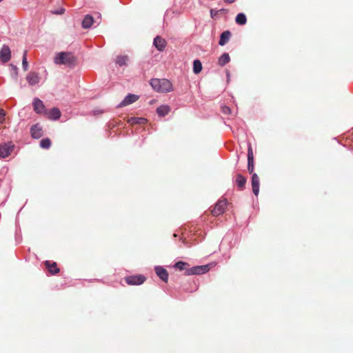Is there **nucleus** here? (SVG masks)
I'll return each mask as SVG.
<instances>
[{
    "mask_svg": "<svg viewBox=\"0 0 353 353\" xmlns=\"http://www.w3.org/2000/svg\"><path fill=\"white\" fill-rule=\"evenodd\" d=\"M150 85L158 92H169L173 90L172 83L166 79H152Z\"/></svg>",
    "mask_w": 353,
    "mask_h": 353,
    "instance_id": "nucleus-1",
    "label": "nucleus"
},
{
    "mask_svg": "<svg viewBox=\"0 0 353 353\" xmlns=\"http://www.w3.org/2000/svg\"><path fill=\"white\" fill-rule=\"evenodd\" d=\"M54 63L56 64H64L72 65L76 63L75 57L70 52H59L54 58Z\"/></svg>",
    "mask_w": 353,
    "mask_h": 353,
    "instance_id": "nucleus-2",
    "label": "nucleus"
},
{
    "mask_svg": "<svg viewBox=\"0 0 353 353\" xmlns=\"http://www.w3.org/2000/svg\"><path fill=\"white\" fill-rule=\"evenodd\" d=\"M228 202L226 199L219 200L214 205L213 210L211 211V214L214 216H219L225 212V209Z\"/></svg>",
    "mask_w": 353,
    "mask_h": 353,
    "instance_id": "nucleus-3",
    "label": "nucleus"
},
{
    "mask_svg": "<svg viewBox=\"0 0 353 353\" xmlns=\"http://www.w3.org/2000/svg\"><path fill=\"white\" fill-rule=\"evenodd\" d=\"M146 280L145 276L141 274L131 275L125 278V282L130 285H138L143 284Z\"/></svg>",
    "mask_w": 353,
    "mask_h": 353,
    "instance_id": "nucleus-4",
    "label": "nucleus"
},
{
    "mask_svg": "<svg viewBox=\"0 0 353 353\" xmlns=\"http://www.w3.org/2000/svg\"><path fill=\"white\" fill-rule=\"evenodd\" d=\"M210 268L208 265L194 266L192 268H190L188 270H187V272H185V274L188 276L199 275L208 272Z\"/></svg>",
    "mask_w": 353,
    "mask_h": 353,
    "instance_id": "nucleus-5",
    "label": "nucleus"
},
{
    "mask_svg": "<svg viewBox=\"0 0 353 353\" xmlns=\"http://www.w3.org/2000/svg\"><path fill=\"white\" fill-rule=\"evenodd\" d=\"M14 145L10 143H4L0 145V158L8 157L13 150Z\"/></svg>",
    "mask_w": 353,
    "mask_h": 353,
    "instance_id": "nucleus-6",
    "label": "nucleus"
},
{
    "mask_svg": "<svg viewBox=\"0 0 353 353\" xmlns=\"http://www.w3.org/2000/svg\"><path fill=\"white\" fill-rule=\"evenodd\" d=\"M11 57V51L8 46L4 45L0 52V59L3 63L8 62Z\"/></svg>",
    "mask_w": 353,
    "mask_h": 353,
    "instance_id": "nucleus-7",
    "label": "nucleus"
},
{
    "mask_svg": "<svg viewBox=\"0 0 353 353\" xmlns=\"http://www.w3.org/2000/svg\"><path fill=\"white\" fill-rule=\"evenodd\" d=\"M33 108L34 110L38 114H45L46 112L43 103L38 98L34 99Z\"/></svg>",
    "mask_w": 353,
    "mask_h": 353,
    "instance_id": "nucleus-8",
    "label": "nucleus"
},
{
    "mask_svg": "<svg viewBox=\"0 0 353 353\" xmlns=\"http://www.w3.org/2000/svg\"><path fill=\"white\" fill-rule=\"evenodd\" d=\"M31 136L34 139H39L43 134V129L39 124H35L30 128Z\"/></svg>",
    "mask_w": 353,
    "mask_h": 353,
    "instance_id": "nucleus-9",
    "label": "nucleus"
},
{
    "mask_svg": "<svg viewBox=\"0 0 353 353\" xmlns=\"http://www.w3.org/2000/svg\"><path fill=\"white\" fill-rule=\"evenodd\" d=\"M259 184H260V181H259V176L256 173L252 174V192L255 196H258V194L259 193Z\"/></svg>",
    "mask_w": 353,
    "mask_h": 353,
    "instance_id": "nucleus-10",
    "label": "nucleus"
},
{
    "mask_svg": "<svg viewBox=\"0 0 353 353\" xmlns=\"http://www.w3.org/2000/svg\"><path fill=\"white\" fill-rule=\"evenodd\" d=\"M154 46L159 51H163L166 47V41L159 36H157L154 39Z\"/></svg>",
    "mask_w": 353,
    "mask_h": 353,
    "instance_id": "nucleus-11",
    "label": "nucleus"
},
{
    "mask_svg": "<svg viewBox=\"0 0 353 353\" xmlns=\"http://www.w3.org/2000/svg\"><path fill=\"white\" fill-rule=\"evenodd\" d=\"M26 80L30 85H34L39 83L40 78L38 73L30 72L27 74Z\"/></svg>",
    "mask_w": 353,
    "mask_h": 353,
    "instance_id": "nucleus-12",
    "label": "nucleus"
},
{
    "mask_svg": "<svg viewBox=\"0 0 353 353\" xmlns=\"http://www.w3.org/2000/svg\"><path fill=\"white\" fill-rule=\"evenodd\" d=\"M155 272L157 276L164 282L167 283L168 280V271L162 268V267H156Z\"/></svg>",
    "mask_w": 353,
    "mask_h": 353,
    "instance_id": "nucleus-13",
    "label": "nucleus"
},
{
    "mask_svg": "<svg viewBox=\"0 0 353 353\" xmlns=\"http://www.w3.org/2000/svg\"><path fill=\"white\" fill-rule=\"evenodd\" d=\"M138 99H139V97L137 95L129 94L121 101V103L119 104V106L123 107V106H125L129 104H131V103L135 102L137 100H138Z\"/></svg>",
    "mask_w": 353,
    "mask_h": 353,
    "instance_id": "nucleus-14",
    "label": "nucleus"
},
{
    "mask_svg": "<svg viewBox=\"0 0 353 353\" xmlns=\"http://www.w3.org/2000/svg\"><path fill=\"white\" fill-rule=\"evenodd\" d=\"M45 114L48 115V118L50 119L57 120L61 117V111L57 108H53L48 112L46 110Z\"/></svg>",
    "mask_w": 353,
    "mask_h": 353,
    "instance_id": "nucleus-15",
    "label": "nucleus"
},
{
    "mask_svg": "<svg viewBox=\"0 0 353 353\" xmlns=\"http://www.w3.org/2000/svg\"><path fill=\"white\" fill-rule=\"evenodd\" d=\"M231 36H232V34L229 30L224 31L223 32L221 33V34L220 36L219 44L220 46L225 45L229 41Z\"/></svg>",
    "mask_w": 353,
    "mask_h": 353,
    "instance_id": "nucleus-16",
    "label": "nucleus"
},
{
    "mask_svg": "<svg viewBox=\"0 0 353 353\" xmlns=\"http://www.w3.org/2000/svg\"><path fill=\"white\" fill-rule=\"evenodd\" d=\"M46 268L52 274H57L59 272V268H57V264L55 262L46 261L45 262Z\"/></svg>",
    "mask_w": 353,
    "mask_h": 353,
    "instance_id": "nucleus-17",
    "label": "nucleus"
},
{
    "mask_svg": "<svg viewBox=\"0 0 353 353\" xmlns=\"http://www.w3.org/2000/svg\"><path fill=\"white\" fill-rule=\"evenodd\" d=\"M247 179L242 174H238L236 175V183L240 190H243L246 184Z\"/></svg>",
    "mask_w": 353,
    "mask_h": 353,
    "instance_id": "nucleus-18",
    "label": "nucleus"
},
{
    "mask_svg": "<svg viewBox=\"0 0 353 353\" xmlns=\"http://www.w3.org/2000/svg\"><path fill=\"white\" fill-rule=\"evenodd\" d=\"M170 112V106L167 105H162L157 109V112L159 116L164 117Z\"/></svg>",
    "mask_w": 353,
    "mask_h": 353,
    "instance_id": "nucleus-19",
    "label": "nucleus"
},
{
    "mask_svg": "<svg viewBox=\"0 0 353 353\" xmlns=\"http://www.w3.org/2000/svg\"><path fill=\"white\" fill-rule=\"evenodd\" d=\"M93 22V17L91 15L87 14L82 21V26L83 28H89L92 26Z\"/></svg>",
    "mask_w": 353,
    "mask_h": 353,
    "instance_id": "nucleus-20",
    "label": "nucleus"
},
{
    "mask_svg": "<svg viewBox=\"0 0 353 353\" xmlns=\"http://www.w3.org/2000/svg\"><path fill=\"white\" fill-rule=\"evenodd\" d=\"M129 61V58L127 55H119L115 59V62L119 66H123L127 65L128 61Z\"/></svg>",
    "mask_w": 353,
    "mask_h": 353,
    "instance_id": "nucleus-21",
    "label": "nucleus"
},
{
    "mask_svg": "<svg viewBox=\"0 0 353 353\" xmlns=\"http://www.w3.org/2000/svg\"><path fill=\"white\" fill-rule=\"evenodd\" d=\"M230 57L228 53H223L218 60V64L221 66H224L225 64L229 63Z\"/></svg>",
    "mask_w": 353,
    "mask_h": 353,
    "instance_id": "nucleus-22",
    "label": "nucleus"
},
{
    "mask_svg": "<svg viewBox=\"0 0 353 353\" xmlns=\"http://www.w3.org/2000/svg\"><path fill=\"white\" fill-rule=\"evenodd\" d=\"M147 121V119L142 117H131L128 119V123L131 125L134 124H144Z\"/></svg>",
    "mask_w": 353,
    "mask_h": 353,
    "instance_id": "nucleus-23",
    "label": "nucleus"
},
{
    "mask_svg": "<svg viewBox=\"0 0 353 353\" xmlns=\"http://www.w3.org/2000/svg\"><path fill=\"white\" fill-rule=\"evenodd\" d=\"M174 268L179 270H185L187 272V270L190 268V265L183 261H178L174 264Z\"/></svg>",
    "mask_w": 353,
    "mask_h": 353,
    "instance_id": "nucleus-24",
    "label": "nucleus"
},
{
    "mask_svg": "<svg viewBox=\"0 0 353 353\" xmlns=\"http://www.w3.org/2000/svg\"><path fill=\"white\" fill-rule=\"evenodd\" d=\"M235 21L239 25H245L247 22L246 16L243 13H239L236 15Z\"/></svg>",
    "mask_w": 353,
    "mask_h": 353,
    "instance_id": "nucleus-25",
    "label": "nucleus"
},
{
    "mask_svg": "<svg viewBox=\"0 0 353 353\" xmlns=\"http://www.w3.org/2000/svg\"><path fill=\"white\" fill-rule=\"evenodd\" d=\"M201 70H202L201 62L198 59L194 60L193 62V72L195 74H199L201 72Z\"/></svg>",
    "mask_w": 353,
    "mask_h": 353,
    "instance_id": "nucleus-26",
    "label": "nucleus"
},
{
    "mask_svg": "<svg viewBox=\"0 0 353 353\" xmlns=\"http://www.w3.org/2000/svg\"><path fill=\"white\" fill-rule=\"evenodd\" d=\"M228 12V10L227 9H220L218 10H210V14L212 18H215L218 14H227Z\"/></svg>",
    "mask_w": 353,
    "mask_h": 353,
    "instance_id": "nucleus-27",
    "label": "nucleus"
},
{
    "mask_svg": "<svg viewBox=\"0 0 353 353\" xmlns=\"http://www.w3.org/2000/svg\"><path fill=\"white\" fill-rule=\"evenodd\" d=\"M51 145V141L48 138L42 139L40 141V146L44 149H48Z\"/></svg>",
    "mask_w": 353,
    "mask_h": 353,
    "instance_id": "nucleus-28",
    "label": "nucleus"
},
{
    "mask_svg": "<svg viewBox=\"0 0 353 353\" xmlns=\"http://www.w3.org/2000/svg\"><path fill=\"white\" fill-rule=\"evenodd\" d=\"M22 66L25 71L28 70V63L27 61V51H24L22 59Z\"/></svg>",
    "mask_w": 353,
    "mask_h": 353,
    "instance_id": "nucleus-29",
    "label": "nucleus"
},
{
    "mask_svg": "<svg viewBox=\"0 0 353 353\" xmlns=\"http://www.w3.org/2000/svg\"><path fill=\"white\" fill-rule=\"evenodd\" d=\"M254 160L248 161V170L250 174H254Z\"/></svg>",
    "mask_w": 353,
    "mask_h": 353,
    "instance_id": "nucleus-30",
    "label": "nucleus"
},
{
    "mask_svg": "<svg viewBox=\"0 0 353 353\" xmlns=\"http://www.w3.org/2000/svg\"><path fill=\"white\" fill-rule=\"evenodd\" d=\"M250 160H254V155H253V152H252V149L251 146H250L248 148V161H250Z\"/></svg>",
    "mask_w": 353,
    "mask_h": 353,
    "instance_id": "nucleus-31",
    "label": "nucleus"
},
{
    "mask_svg": "<svg viewBox=\"0 0 353 353\" xmlns=\"http://www.w3.org/2000/svg\"><path fill=\"white\" fill-rule=\"evenodd\" d=\"M221 111L225 114H230L231 113L230 108L226 105L222 106Z\"/></svg>",
    "mask_w": 353,
    "mask_h": 353,
    "instance_id": "nucleus-32",
    "label": "nucleus"
},
{
    "mask_svg": "<svg viewBox=\"0 0 353 353\" xmlns=\"http://www.w3.org/2000/svg\"><path fill=\"white\" fill-rule=\"evenodd\" d=\"M6 112L3 109H0V123L5 121Z\"/></svg>",
    "mask_w": 353,
    "mask_h": 353,
    "instance_id": "nucleus-33",
    "label": "nucleus"
},
{
    "mask_svg": "<svg viewBox=\"0 0 353 353\" xmlns=\"http://www.w3.org/2000/svg\"><path fill=\"white\" fill-rule=\"evenodd\" d=\"M65 12V9L64 8H61L59 10H57V11H55L54 12V14H63Z\"/></svg>",
    "mask_w": 353,
    "mask_h": 353,
    "instance_id": "nucleus-34",
    "label": "nucleus"
},
{
    "mask_svg": "<svg viewBox=\"0 0 353 353\" xmlns=\"http://www.w3.org/2000/svg\"><path fill=\"white\" fill-rule=\"evenodd\" d=\"M10 66L12 67V70L14 71L15 74H17V70H18L17 67L12 64H11Z\"/></svg>",
    "mask_w": 353,
    "mask_h": 353,
    "instance_id": "nucleus-35",
    "label": "nucleus"
},
{
    "mask_svg": "<svg viewBox=\"0 0 353 353\" xmlns=\"http://www.w3.org/2000/svg\"><path fill=\"white\" fill-rule=\"evenodd\" d=\"M226 3H234L236 0H224Z\"/></svg>",
    "mask_w": 353,
    "mask_h": 353,
    "instance_id": "nucleus-36",
    "label": "nucleus"
},
{
    "mask_svg": "<svg viewBox=\"0 0 353 353\" xmlns=\"http://www.w3.org/2000/svg\"><path fill=\"white\" fill-rule=\"evenodd\" d=\"M3 0H0V2L2 1Z\"/></svg>",
    "mask_w": 353,
    "mask_h": 353,
    "instance_id": "nucleus-37",
    "label": "nucleus"
}]
</instances>
